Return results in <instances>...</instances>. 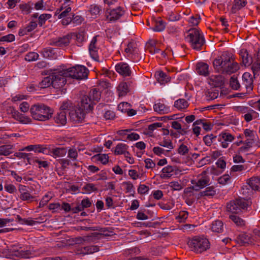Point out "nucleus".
Wrapping results in <instances>:
<instances>
[{
  "label": "nucleus",
  "mask_w": 260,
  "mask_h": 260,
  "mask_svg": "<svg viewBox=\"0 0 260 260\" xmlns=\"http://www.w3.org/2000/svg\"><path fill=\"white\" fill-rule=\"evenodd\" d=\"M97 36L94 37L89 45L88 50L91 57L95 60L99 58L98 50L99 48L96 46Z\"/></svg>",
  "instance_id": "aec40b11"
},
{
  "label": "nucleus",
  "mask_w": 260,
  "mask_h": 260,
  "mask_svg": "<svg viewBox=\"0 0 260 260\" xmlns=\"http://www.w3.org/2000/svg\"><path fill=\"white\" fill-rule=\"evenodd\" d=\"M251 68L254 75L258 73L260 71V58L257 57L256 61L252 64Z\"/></svg>",
  "instance_id": "774afa93"
},
{
  "label": "nucleus",
  "mask_w": 260,
  "mask_h": 260,
  "mask_svg": "<svg viewBox=\"0 0 260 260\" xmlns=\"http://www.w3.org/2000/svg\"><path fill=\"white\" fill-rule=\"evenodd\" d=\"M19 151H33L35 152L43 153L46 154L49 153V149L41 145H30L20 149Z\"/></svg>",
  "instance_id": "f3484780"
},
{
  "label": "nucleus",
  "mask_w": 260,
  "mask_h": 260,
  "mask_svg": "<svg viewBox=\"0 0 260 260\" xmlns=\"http://www.w3.org/2000/svg\"><path fill=\"white\" fill-rule=\"evenodd\" d=\"M73 107V103L71 101L66 100L62 102L60 107V110L64 111V110H72L71 108Z\"/></svg>",
  "instance_id": "3c124183"
},
{
  "label": "nucleus",
  "mask_w": 260,
  "mask_h": 260,
  "mask_svg": "<svg viewBox=\"0 0 260 260\" xmlns=\"http://www.w3.org/2000/svg\"><path fill=\"white\" fill-rule=\"evenodd\" d=\"M116 93L119 98H123L131 92V88L127 83L124 81L120 82L116 88Z\"/></svg>",
  "instance_id": "a211bd4d"
},
{
  "label": "nucleus",
  "mask_w": 260,
  "mask_h": 260,
  "mask_svg": "<svg viewBox=\"0 0 260 260\" xmlns=\"http://www.w3.org/2000/svg\"><path fill=\"white\" fill-rule=\"evenodd\" d=\"M71 39L72 35L68 34L62 37H60L51 40L50 44L55 47H66L69 45Z\"/></svg>",
  "instance_id": "2eb2a0df"
},
{
  "label": "nucleus",
  "mask_w": 260,
  "mask_h": 260,
  "mask_svg": "<svg viewBox=\"0 0 260 260\" xmlns=\"http://www.w3.org/2000/svg\"><path fill=\"white\" fill-rule=\"evenodd\" d=\"M158 144L162 147L172 149L174 148L173 143L170 139H164L158 143Z\"/></svg>",
  "instance_id": "338daca9"
},
{
  "label": "nucleus",
  "mask_w": 260,
  "mask_h": 260,
  "mask_svg": "<svg viewBox=\"0 0 260 260\" xmlns=\"http://www.w3.org/2000/svg\"><path fill=\"white\" fill-rule=\"evenodd\" d=\"M30 112L35 120L46 121L52 117L53 111L44 104H37L31 107Z\"/></svg>",
  "instance_id": "f03ea898"
},
{
  "label": "nucleus",
  "mask_w": 260,
  "mask_h": 260,
  "mask_svg": "<svg viewBox=\"0 0 260 260\" xmlns=\"http://www.w3.org/2000/svg\"><path fill=\"white\" fill-rule=\"evenodd\" d=\"M175 170L174 167L167 166L162 169L160 176L162 178H169L173 175Z\"/></svg>",
  "instance_id": "f704fd0d"
},
{
  "label": "nucleus",
  "mask_w": 260,
  "mask_h": 260,
  "mask_svg": "<svg viewBox=\"0 0 260 260\" xmlns=\"http://www.w3.org/2000/svg\"><path fill=\"white\" fill-rule=\"evenodd\" d=\"M247 3L246 0H234L231 12L233 14L237 13L239 10L244 7Z\"/></svg>",
  "instance_id": "7c9ffc66"
},
{
  "label": "nucleus",
  "mask_w": 260,
  "mask_h": 260,
  "mask_svg": "<svg viewBox=\"0 0 260 260\" xmlns=\"http://www.w3.org/2000/svg\"><path fill=\"white\" fill-rule=\"evenodd\" d=\"M131 107V106L129 103L127 102H122L118 105V109L121 112L126 113Z\"/></svg>",
  "instance_id": "052dcab7"
},
{
  "label": "nucleus",
  "mask_w": 260,
  "mask_h": 260,
  "mask_svg": "<svg viewBox=\"0 0 260 260\" xmlns=\"http://www.w3.org/2000/svg\"><path fill=\"white\" fill-rule=\"evenodd\" d=\"M52 86V82L51 75L48 77H45L41 82L39 83V87L41 88H45Z\"/></svg>",
  "instance_id": "c03bdc74"
},
{
  "label": "nucleus",
  "mask_w": 260,
  "mask_h": 260,
  "mask_svg": "<svg viewBox=\"0 0 260 260\" xmlns=\"http://www.w3.org/2000/svg\"><path fill=\"white\" fill-rule=\"evenodd\" d=\"M14 118L22 124H26L31 122L30 118L20 113L19 112L16 114Z\"/></svg>",
  "instance_id": "58836bf2"
},
{
  "label": "nucleus",
  "mask_w": 260,
  "mask_h": 260,
  "mask_svg": "<svg viewBox=\"0 0 260 260\" xmlns=\"http://www.w3.org/2000/svg\"><path fill=\"white\" fill-rule=\"evenodd\" d=\"M87 112L81 107H76L69 112L70 119L74 124L84 122Z\"/></svg>",
  "instance_id": "0eeeda50"
},
{
  "label": "nucleus",
  "mask_w": 260,
  "mask_h": 260,
  "mask_svg": "<svg viewBox=\"0 0 260 260\" xmlns=\"http://www.w3.org/2000/svg\"><path fill=\"white\" fill-rule=\"evenodd\" d=\"M217 136H214L213 135H206L203 138V141L207 146H210L213 143V141L215 140Z\"/></svg>",
  "instance_id": "69168bd1"
},
{
  "label": "nucleus",
  "mask_w": 260,
  "mask_h": 260,
  "mask_svg": "<svg viewBox=\"0 0 260 260\" xmlns=\"http://www.w3.org/2000/svg\"><path fill=\"white\" fill-rule=\"evenodd\" d=\"M154 111L160 114H167L170 112V108L160 102L157 103L153 105Z\"/></svg>",
  "instance_id": "c85d7f7f"
},
{
  "label": "nucleus",
  "mask_w": 260,
  "mask_h": 260,
  "mask_svg": "<svg viewBox=\"0 0 260 260\" xmlns=\"http://www.w3.org/2000/svg\"><path fill=\"white\" fill-rule=\"evenodd\" d=\"M210 178L205 172L198 176L197 179L191 180V183L194 190L198 191L209 184Z\"/></svg>",
  "instance_id": "9d476101"
},
{
  "label": "nucleus",
  "mask_w": 260,
  "mask_h": 260,
  "mask_svg": "<svg viewBox=\"0 0 260 260\" xmlns=\"http://www.w3.org/2000/svg\"><path fill=\"white\" fill-rule=\"evenodd\" d=\"M66 70H62L53 73L51 75L52 86L54 88L59 89L62 88L66 83V77H68L64 72Z\"/></svg>",
  "instance_id": "1a4fd4ad"
},
{
  "label": "nucleus",
  "mask_w": 260,
  "mask_h": 260,
  "mask_svg": "<svg viewBox=\"0 0 260 260\" xmlns=\"http://www.w3.org/2000/svg\"><path fill=\"white\" fill-rule=\"evenodd\" d=\"M219 90L216 88L211 89L208 92L207 96L209 100H214L216 99L219 94Z\"/></svg>",
  "instance_id": "0e129e2a"
},
{
  "label": "nucleus",
  "mask_w": 260,
  "mask_h": 260,
  "mask_svg": "<svg viewBox=\"0 0 260 260\" xmlns=\"http://www.w3.org/2000/svg\"><path fill=\"white\" fill-rule=\"evenodd\" d=\"M229 59L230 54L224 52L214 60L213 64L214 69L218 73L224 74V68H226Z\"/></svg>",
  "instance_id": "6e6552de"
},
{
  "label": "nucleus",
  "mask_w": 260,
  "mask_h": 260,
  "mask_svg": "<svg viewBox=\"0 0 260 260\" xmlns=\"http://www.w3.org/2000/svg\"><path fill=\"white\" fill-rule=\"evenodd\" d=\"M185 41L188 42L191 47L197 51H200L205 43L203 34L197 28L189 29L185 34Z\"/></svg>",
  "instance_id": "f257e3e1"
},
{
  "label": "nucleus",
  "mask_w": 260,
  "mask_h": 260,
  "mask_svg": "<svg viewBox=\"0 0 260 260\" xmlns=\"http://www.w3.org/2000/svg\"><path fill=\"white\" fill-rule=\"evenodd\" d=\"M67 150L65 148H56L49 150V153L52 154L54 157H60L65 156L67 154Z\"/></svg>",
  "instance_id": "c9c22d12"
},
{
  "label": "nucleus",
  "mask_w": 260,
  "mask_h": 260,
  "mask_svg": "<svg viewBox=\"0 0 260 260\" xmlns=\"http://www.w3.org/2000/svg\"><path fill=\"white\" fill-rule=\"evenodd\" d=\"M100 250V247L98 245H90L85 247H78L76 250V253L78 255H85L93 254Z\"/></svg>",
  "instance_id": "dca6fc26"
},
{
  "label": "nucleus",
  "mask_w": 260,
  "mask_h": 260,
  "mask_svg": "<svg viewBox=\"0 0 260 260\" xmlns=\"http://www.w3.org/2000/svg\"><path fill=\"white\" fill-rule=\"evenodd\" d=\"M188 106V102L184 99H179L174 102V107L180 110L187 108Z\"/></svg>",
  "instance_id": "4c0bfd02"
},
{
  "label": "nucleus",
  "mask_w": 260,
  "mask_h": 260,
  "mask_svg": "<svg viewBox=\"0 0 260 260\" xmlns=\"http://www.w3.org/2000/svg\"><path fill=\"white\" fill-rule=\"evenodd\" d=\"M251 202L249 200L244 198L237 199L232 200L226 205V210L228 212L239 214L243 210H246L251 205Z\"/></svg>",
  "instance_id": "20e7f679"
},
{
  "label": "nucleus",
  "mask_w": 260,
  "mask_h": 260,
  "mask_svg": "<svg viewBox=\"0 0 260 260\" xmlns=\"http://www.w3.org/2000/svg\"><path fill=\"white\" fill-rule=\"evenodd\" d=\"M131 131V129H125L118 131L117 132V134L119 137H120L119 140L123 141H126L127 140V136L128 135V133H129Z\"/></svg>",
  "instance_id": "de8ad7c7"
},
{
  "label": "nucleus",
  "mask_w": 260,
  "mask_h": 260,
  "mask_svg": "<svg viewBox=\"0 0 260 260\" xmlns=\"http://www.w3.org/2000/svg\"><path fill=\"white\" fill-rule=\"evenodd\" d=\"M139 48L138 47L137 44L134 42L132 41L129 42L126 47L125 48L124 51L126 54V56H128V55L130 53H133V52H136L138 51Z\"/></svg>",
  "instance_id": "e433bc0d"
},
{
  "label": "nucleus",
  "mask_w": 260,
  "mask_h": 260,
  "mask_svg": "<svg viewBox=\"0 0 260 260\" xmlns=\"http://www.w3.org/2000/svg\"><path fill=\"white\" fill-rule=\"evenodd\" d=\"M210 228L213 232L217 233H222L224 229L223 223L220 220H214L212 223Z\"/></svg>",
  "instance_id": "473e14b6"
},
{
  "label": "nucleus",
  "mask_w": 260,
  "mask_h": 260,
  "mask_svg": "<svg viewBox=\"0 0 260 260\" xmlns=\"http://www.w3.org/2000/svg\"><path fill=\"white\" fill-rule=\"evenodd\" d=\"M54 120L56 123L64 125L67 123V114L65 111H60L57 113L54 117Z\"/></svg>",
  "instance_id": "cd10ccee"
},
{
  "label": "nucleus",
  "mask_w": 260,
  "mask_h": 260,
  "mask_svg": "<svg viewBox=\"0 0 260 260\" xmlns=\"http://www.w3.org/2000/svg\"><path fill=\"white\" fill-rule=\"evenodd\" d=\"M93 105V102L91 101V98L88 94L84 95L82 97L80 106L86 111H92Z\"/></svg>",
  "instance_id": "412c9836"
},
{
  "label": "nucleus",
  "mask_w": 260,
  "mask_h": 260,
  "mask_svg": "<svg viewBox=\"0 0 260 260\" xmlns=\"http://www.w3.org/2000/svg\"><path fill=\"white\" fill-rule=\"evenodd\" d=\"M202 195L204 196H214L216 194V191L214 187L210 186L206 188V189L201 192Z\"/></svg>",
  "instance_id": "bf43d9fd"
},
{
  "label": "nucleus",
  "mask_w": 260,
  "mask_h": 260,
  "mask_svg": "<svg viewBox=\"0 0 260 260\" xmlns=\"http://www.w3.org/2000/svg\"><path fill=\"white\" fill-rule=\"evenodd\" d=\"M8 251V256L11 258H29L31 256L32 253L30 251L26 250L20 244H16L11 245L7 250Z\"/></svg>",
  "instance_id": "39448f33"
},
{
  "label": "nucleus",
  "mask_w": 260,
  "mask_h": 260,
  "mask_svg": "<svg viewBox=\"0 0 260 260\" xmlns=\"http://www.w3.org/2000/svg\"><path fill=\"white\" fill-rule=\"evenodd\" d=\"M245 137H249V139H246L244 143V145L240 147L238 150V153L241 154L247 152L251 147L255 141V132L250 129H245L244 131Z\"/></svg>",
  "instance_id": "9b49d317"
},
{
  "label": "nucleus",
  "mask_w": 260,
  "mask_h": 260,
  "mask_svg": "<svg viewBox=\"0 0 260 260\" xmlns=\"http://www.w3.org/2000/svg\"><path fill=\"white\" fill-rule=\"evenodd\" d=\"M259 116V114L253 109L250 108L248 112L243 115L242 117L244 120L247 122H249L252 120L257 118Z\"/></svg>",
  "instance_id": "72a5a7b5"
},
{
  "label": "nucleus",
  "mask_w": 260,
  "mask_h": 260,
  "mask_svg": "<svg viewBox=\"0 0 260 260\" xmlns=\"http://www.w3.org/2000/svg\"><path fill=\"white\" fill-rule=\"evenodd\" d=\"M13 146L4 145L0 146V155L8 156L12 153Z\"/></svg>",
  "instance_id": "79ce46f5"
},
{
  "label": "nucleus",
  "mask_w": 260,
  "mask_h": 260,
  "mask_svg": "<svg viewBox=\"0 0 260 260\" xmlns=\"http://www.w3.org/2000/svg\"><path fill=\"white\" fill-rule=\"evenodd\" d=\"M52 199V196L50 195V193L46 194L42 199L41 201L40 202L39 208H42L46 205L48 202Z\"/></svg>",
  "instance_id": "e2e57ef3"
},
{
  "label": "nucleus",
  "mask_w": 260,
  "mask_h": 260,
  "mask_svg": "<svg viewBox=\"0 0 260 260\" xmlns=\"http://www.w3.org/2000/svg\"><path fill=\"white\" fill-rule=\"evenodd\" d=\"M165 28V25L164 22L160 20L158 21H155L154 26L152 29L155 31H162Z\"/></svg>",
  "instance_id": "603ef678"
},
{
  "label": "nucleus",
  "mask_w": 260,
  "mask_h": 260,
  "mask_svg": "<svg viewBox=\"0 0 260 260\" xmlns=\"http://www.w3.org/2000/svg\"><path fill=\"white\" fill-rule=\"evenodd\" d=\"M94 157L103 165H106L108 162L109 156L107 154H99L94 155Z\"/></svg>",
  "instance_id": "864d4df0"
},
{
  "label": "nucleus",
  "mask_w": 260,
  "mask_h": 260,
  "mask_svg": "<svg viewBox=\"0 0 260 260\" xmlns=\"http://www.w3.org/2000/svg\"><path fill=\"white\" fill-rule=\"evenodd\" d=\"M243 85L247 89V90H251L253 88V79L251 74L245 72L242 76Z\"/></svg>",
  "instance_id": "b1692460"
},
{
  "label": "nucleus",
  "mask_w": 260,
  "mask_h": 260,
  "mask_svg": "<svg viewBox=\"0 0 260 260\" xmlns=\"http://www.w3.org/2000/svg\"><path fill=\"white\" fill-rule=\"evenodd\" d=\"M190 249L197 253H201L210 248V242L206 238L196 236L188 241Z\"/></svg>",
  "instance_id": "7ed1b4c3"
},
{
  "label": "nucleus",
  "mask_w": 260,
  "mask_h": 260,
  "mask_svg": "<svg viewBox=\"0 0 260 260\" xmlns=\"http://www.w3.org/2000/svg\"><path fill=\"white\" fill-rule=\"evenodd\" d=\"M88 94L91 98V101H92L93 104H95L100 99L101 93L100 91L95 88L91 89Z\"/></svg>",
  "instance_id": "ea45409f"
},
{
  "label": "nucleus",
  "mask_w": 260,
  "mask_h": 260,
  "mask_svg": "<svg viewBox=\"0 0 260 260\" xmlns=\"http://www.w3.org/2000/svg\"><path fill=\"white\" fill-rule=\"evenodd\" d=\"M68 157L73 161H76L78 158V152L74 148H70L68 152Z\"/></svg>",
  "instance_id": "6e6d98bb"
},
{
  "label": "nucleus",
  "mask_w": 260,
  "mask_h": 260,
  "mask_svg": "<svg viewBox=\"0 0 260 260\" xmlns=\"http://www.w3.org/2000/svg\"><path fill=\"white\" fill-rule=\"evenodd\" d=\"M39 58V54L35 52H30L25 56V59L28 61H33L37 60Z\"/></svg>",
  "instance_id": "13d9d810"
},
{
  "label": "nucleus",
  "mask_w": 260,
  "mask_h": 260,
  "mask_svg": "<svg viewBox=\"0 0 260 260\" xmlns=\"http://www.w3.org/2000/svg\"><path fill=\"white\" fill-rule=\"evenodd\" d=\"M188 216V212L186 211H181L179 212V215L176 217V219L179 222H185Z\"/></svg>",
  "instance_id": "680f3d73"
},
{
  "label": "nucleus",
  "mask_w": 260,
  "mask_h": 260,
  "mask_svg": "<svg viewBox=\"0 0 260 260\" xmlns=\"http://www.w3.org/2000/svg\"><path fill=\"white\" fill-rule=\"evenodd\" d=\"M247 184L252 189L254 190H260V177H253L250 178Z\"/></svg>",
  "instance_id": "2f4dec72"
},
{
  "label": "nucleus",
  "mask_w": 260,
  "mask_h": 260,
  "mask_svg": "<svg viewBox=\"0 0 260 260\" xmlns=\"http://www.w3.org/2000/svg\"><path fill=\"white\" fill-rule=\"evenodd\" d=\"M19 197L21 200L27 201V203H30L35 199V197L31 195L28 191L20 194Z\"/></svg>",
  "instance_id": "09e8293b"
},
{
  "label": "nucleus",
  "mask_w": 260,
  "mask_h": 260,
  "mask_svg": "<svg viewBox=\"0 0 260 260\" xmlns=\"http://www.w3.org/2000/svg\"><path fill=\"white\" fill-rule=\"evenodd\" d=\"M51 17V15L50 14H43L40 15L38 18V24L40 26H42L45 24L46 20Z\"/></svg>",
  "instance_id": "4d7b16f0"
},
{
  "label": "nucleus",
  "mask_w": 260,
  "mask_h": 260,
  "mask_svg": "<svg viewBox=\"0 0 260 260\" xmlns=\"http://www.w3.org/2000/svg\"><path fill=\"white\" fill-rule=\"evenodd\" d=\"M229 218L237 226H244L245 224V221L238 216L235 215H230Z\"/></svg>",
  "instance_id": "49530a36"
},
{
  "label": "nucleus",
  "mask_w": 260,
  "mask_h": 260,
  "mask_svg": "<svg viewBox=\"0 0 260 260\" xmlns=\"http://www.w3.org/2000/svg\"><path fill=\"white\" fill-rule=\"evenodd\" d=\"M116 71L121 76L124 77H129L132 74V71L129 65L123 62L118 63L115 67Z\"/></svg>",
  "instance_id": "4468645a"
},
{
  "label": "nucleus",
  "mask_w": 260,
  "mask_h": 260,
  "mask_svg": "<svg viewBox=\"0 0 260 260\" xmlns=\"http://www.w3.org/2000/svg\"><path fill=\"white\" fill-rule=\"evenodd\" d=\"M237 241L238 243L241 245L251 244L253 243V240L250 235L246 233H242L239 235L237 238Z\"/></svg>",
  "instance_id": "bb28decb"
},
{
  "label": "nucleus",
  "mask_w": 260,
  "mask_h": 260,
  "mask_svg": "<svg viewBox=\"0 0 260 260\" xmlns=\"http://www.w3.org/2000/svg\"><path fill=\"white\" fill-rule=\"evenodd\" d=\"M88 73V70L85 66L77 65L66 70L64 74L74 79L83 80L87 78Z\"/></svg>",
  "instance_id": "423d86ee"
},
{
  "label": "nucleus",
  "mask_w": 260,
  "mask_h": 260,
  "mask_svg": "<svg viewBox=\"0 0 260 260\" xmlns=\"http://www.w3.org/2000/svg\"><path fill=\"white\" fill-rule=\"evenodd\" d=\"M208 82L215 87H220L224 84L223 78L221 75H211L208 79Z\"/></svg>",
  "instance_id": "5701e85b"
},
{
  "label": "nucleus",
  "mask_w": 260,
  "mask_h": 260,
  "mask_svg": "<svg viewBox=\"0 0 260 260\" xmlns=\"http://www.w3.org/2000/svg\"><path fill=\"white\" fill-rule=\"evenodd\" d=\"M125 13L124 8L118 7L115 9H107L106 13L107 19L110 21L119 19Z\"/></svg>",
  "instance_id": "f8f14e48"
},
{
  "label": "nucleus",
  "mask_w": 260,
  "mask_h": 260,
  "mask_svg": "<svg viewBox=\"0 0 260 260\" xmlns=\"http://www.w3.org/2000/svg\"><path fill=\"white\" fill-rule=\"evenodd\" d=\"M239 55L242 61V63L244 66H249L252 63V57L249 55L246 49H241L239 52Z\"/></svg>",
  "instance_id": "4be33fe9"
},
{
  "label": "nucleus",
  "mask_w": 260,
  "mask_h": 260,
  "mask_svg": "<svg viewBox=\"0 0 260 260\" xmlns=\"http://www.w3.org/2000/svg\"><path fill=\"white\" fill-rule=\"evenodd\" d=\"M162 126V123L161 122H155L148 125V128L146 130V134L149 136H152L153 131L158 127H161Z\"/></svg>",
  "instance_id": "a18cd8bd"
},
{
  "label": "nucleus",
  "mask_w": 260,
  "mask_h": 260,
  "mask_svg": "<svg viewBox=\"0 0 260 260\" xmlns=\"http://www.w3.org/2000/svg\"><path fill=\"white\" fill-rule=\"evenodd\" d=\"M83 193L89 194L98 190L96 185L93 183H86L82 188Z\"/></svg>",
  "instance_id": "a19ab883"
},
{
  "label": "nucleus",
  "mask_w": 260,
  "mask_h": 260,
  "mask_svg": "<svg viewBox=\"0 0 260 260\" xmlns=\"http://www.w3.org/2000/svg\"><path fill=\"white\" fill-rule=\"evenodd\" d=\"M169 185L173 190L179 191L183 188V185L178 181H172Z\"/></svg>",
  "instance_id": "5fc2aeb1"
},
{
  "label": "nucleus",
  "mask_w": 260,
  "mask_h": 260,
  "mask_svg": "<svg viewBox=\"0 0 260 260\" xmlns=\"http://www.w3.org/2000/svg\"><path fill=\"white\" fill-rule=\"evenodd\" d=\"M129 146L124 143H118L114 148V153L115 155H124L127 152Z\"/></svg>",
  "instance_id": "c756f323"
},
{
  "label": "nucleus",
  "mask_w": 260,
  "mask_h": 260,
  "mask_svg": "<svg viewBox=\"0 0 260 260\" xmlns=\"http://www.w3.org/2000/svg\"><path fill=\"white\" fill-rule=\"evenodd\" d=\"M155 77L158 82L161 85H164L170 81V77L162 71L156 72Z\"/></svg>",
  "instance_id": "a878e982"
},
{
  "label": "nucleus",
  "mask_w": 260,
  "mask_h": 260,
  "mask_svg": "<svg viewBox=\"0 0 260 260\" xmlns=\"http://www.w3.org/2000/svg\"><path fill=\"white\" fill-rule=\"evenodd\" d=\"M127 57L132 60V61L135 62H137L142 59V57L139 53V50L136 52H133V53L129 54Z\"/></svg>",
  "instance_id": "8fccbe9b"
},
{
  "label": "nucleus",
  "mask_w": 260,
  "mask_h": 260,
  "mask_svg": "<svg viewBox=\"0 0 260 260\" xmlns=\"http://www.w3.org/2000/svg\"><path fill=\"white\" fill-rule=\"evenodd\" d=\"M196 71L200 75L207 76L209 75V66L203 62H198L196 64Z\"/></svg>",
  "instance_id": "393cba45"
},
{
  "label": "nucleus",
  "mask_w": 260,
  "mask_h": 260,
  "mask_svg": "<svg viewBox=\"0 0 260 260\" xmlns=\"http://www.w3.org/2000/svg\"><path fill=\"white\" fill-rule=\"evenodd\" d=\"M239 69L238 63L234 61L232 55L230 54V59L227 62L226 68H224V74H231L236 72Z\"/></svg>",
  "instance_id": "6ab92c4d"
},
{
  "label": "nucleus",
  "mask_w": 260,
  "mask_h": 260,
  "mask_svg": "<svg viewBox=\"0 0 260 260\" xmlns=\"http://www.w3.org/2000/svg\"><path fill=\"white\" fill-rule=\"evenodd\" d=\"M217 138V141L220 143V146L223 148H227L230 143L235 139V137L226 131L222 132Z\"/></svg>",
  "instance_id": "ddd939ff"
},
{
  "label": "nucleus",
  "mask_w": 260,
  "mask_h": 260,
  "mask_svg": "<svg viewBox=\"0 0 260 260\" xmlns=\"http://www.w3.org/2000/svg\"><path fill=\"white\" fill-rule=\"evenodd\" d=\"M89 11L92 16L96 17L98 15L101 14L102 8L96 4H92L90 6Z\"/></svg>",
  "instance_id": "37998d69"
}]
</instances>
